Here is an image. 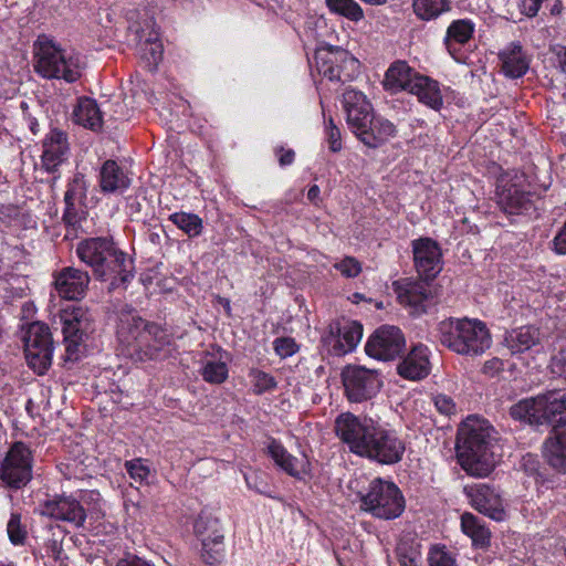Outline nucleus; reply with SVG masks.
I'll return each mask as SVG.
<instances>
[{
	"instance_id": "obj_1",
	"label": "nucleus",
	"mask_w": 566,
	"mask_h": 566,
	"mask_svg": "<svg viewBox=\"0 0 566 566\" xmlns=\"http://www.w3.org/2000/svg\"><path fill=\"white\" fill-rule=\"evenodd\" d=\"M334 430L350 452L378 464L392 465L403 458L406 443L399 433L371 418L344 412L336 417Z\"/></svg>"
},
{
	"instance_id": "obj_2",
	"label": "nucleus",
	"mask_w": 566,
	"mask_h": 566,
	"mask_svg": "<svg viewBox=\"0 0 566 566\" xmlns=\"http://www.w3.org/2000/svg\"><path fill=\"white\" fill-rule=\"evenodd\" d=\"M497 432L485 419L468 417L458 429L455 451L461 468L470 475H489L494 467Z\"/></svg>"
},
{
	"instance_id": "obj_3",
	"label": "nucleus",
	"mask_w": 566,
	"mask_h": 566,
	"mask_svg": "<svg viewBox=\"0 0 566 566\" xmlns=\"http://www.w3.org/2000/svg\"><path fill=\"white\" fill-rule=\"evenodd\" d=\"M76 254L92 269L97 280L109 281V289L126 285L134 277L133 261L112 239L96 237L82 240L77 243Z\"/></svg>"
},
{
	"instance_id": "obj_4",
	"label": "nucleus",
	"mask_w": 566,
	"mask_h": 566,
	"mask_svg": "<svg viewBox=\"0 0 566 566\" xmlns=\"http://www.w3.org/2000/svg\"><path fill=\"white\" fill-rule=\"evenodd\" d=\"M440 344L462 356H480L492 344L491 334L482 321L449 317L437 326Z\"/></svg>"
},
{
	"instance_id": "obj_5",
	"label": "nucleus",
	"mask_w": 566,
	"mask_h": 566,
	"mask_svg": "<svg viewBox=\"0 0 566 566\" xmlns=\"http://www.w3.org/2000/svg\"><path fill=\"white\" fill-rule=\"evenodd\" d=\"M34 71L46 80H64L74 83L82 76V66L77 56L69 55L45 34L38 36L33 44Z\"/></svg>"
},
{
	"instance_id": "obj_6",
	"label": "nucleus",
	"mask_w": 566,
	"mask_h": 566,
	"mask_svg": "<svg viewBox=\"0 0 566 566\" xmlns=\"http://www.w3.org/2000/svg\"><path fill=\"white\" fill-rule=\"evenodd\" d=\"M360 502L363 510L382 520L397 518L405 510V497L399 488L381 478L369 483L367 493L360 496Z\"/></svg>"
},
{
	"instance_id": "obj_7",
	"label": "nucleus",
	"mask_w": 566,
	"mask_h": 566,
	"mask_svg": "<svg viewBox=\"0 0 566 566\" xmlns=\"http://www.w3.org/2000/svg\"><path fill=\"white\" fill-rule=\"evenodd\" d=\"M59 323L65 345V360L80 359L84 343L93 331V321L87 310L69 305L59 313Z\"/></svg>"
},
{
	"instance_id": "obj_8",
	"label": "nucleus",
	"mask_w": 566,
	"mask_h": 566,
	"mask_svg": "<svg viewBox=\"0 0 566 566\" xmlns=\"http://www.w3.org/2000/svg\"><path fill=\"white\" fill-rule=\"evenodd\" d=\"M21 338L29 367L44 375L52 364L54 349L50 327L42 322H32L22 329Z\"/></svg>"
},
{
	"instance_id": "obj_9",
	"label": "nucleus",
	"mask_w": 566,
	"mask_h": 566,
	"mask_svg": "<svg viewBox=\"0 0 566 566\" xmlns=\"http://www.w3.org/2000/svg\"><path fill=\"white\" fill-rule=\"evenodd\" d=\"M147 322L136 314L133 308H123L118 314L117 338L126 347L127 355L136 360L157 358L158 346L144 348V332Z\"/></svg>"
},
{
	"instance_id": "obj_10",
	"label": "nucleus",
	"mask_w": 566,
	"mask_h": 566,
	"mask_svg": "<svg viewBox=\"0 0 566 566\" xmlns=\"http://www.w3.org/2000/svg\"><path fill=\"white\" fill-rule=\"evenodd\" d=\"M315 60L318 72L329 81L349 82L359 73V61L339 46L317 50Z\"/></svg>"
},
{
	"instance_id": "obj_11",
	"label": "nucleus",
	"mask_w": 566,
	"mask_h": 566,
	"mask_svg": "<svg viewBox=\"0 0 566 566\" xmlns=\"http://www.w3.org/2000/svg\"><path fill=\"white\" fill-rule=\"evenodd\" d=\"M32 479V454L23 442H15L0 464V481L3 485L19 490Z\"/></svg>"
},
{
	"instance_id": "obj_12",
	"label": "nucleus",
	"mask_w": 566,
	"mask_h": 566,
	"mask_svg": "<svg viewBox=\"0 0 566 566\" xmlns=\"http://www.w3.org/2000/svg\"><path fill=\"white\" fill-rule=\"evenodd\" d=\"M345 395L350 402H363L377 395L381 387L379 375L374 369L349 365L342 371Z\"/></svg>"
},
{
	"instance_id": "obj_13",
	"label": "nucleus",
	"mask_w": 566,
	"mask_h": 566,
	"mask_svg": "<svg viewBox=\"0 0 566 566\" xmlns=\"http://www.w3.org/2000/svg\"><path fill=\"white\" fill-rule=\"evenodd\" d=\"M41 516L66 522L76 528L84 527L87 513L73 495L55 494L41 502L36 509Z\"/></svg>"
},
{
	"instance_id": "obj_14",
	"label": "nucleus",
	"mask_w": 566,
	"mask_h": 566,
	"mask_svg": "<svg viewBox=\"0 0 566 566\" xmlns=\"http://www.w3.org/2000/svg\"><path fill=\"white\" fill-rule=\"evenodd\" d=\"M406 348V339L400 328L382 325L369 337L366 354L379 360H392L399 357Z\"/></svg>"
},
{
	"instance_id": "obj_15",
	"label": "nucleus",
	"mask_w": 566,
	"mask_h": 566,
	"mask_svg": "<svg viewBox=\"0 0 566 566\" xmlns=\"http://www.w3.org/2000/svg\"><path fill=\"white\" fill-rule=\"evenodd\" d=\"M464 493L471 505L490 518L501 522L506 517L503 499L500 491L488 483L467 485Z\"/></svg>"
},
{
	"instance_id": "obj_16",
	"label": "nucleus",
	"mask_w": 566,
	"mask_h": 566,
	"mask_svg": "<svg viewBox=\"0 0 566 566\" xmlns=\"http://www.w3.org/2000/svg\"><path fill=\"white\" fill-rule=\"evenodd\" d=\"M363 326L356 321L339 322L329 325L328 333L323 336L325 345L332 347L336 356L354 350L361 339Z\"/></svg>"
},
{
	"instance_id": "obj_17",
	"label": "nucleus",
	"mask_w": 566,
	"mask_h": 566,
	"mask_svg": "<svg viewBox=\"0 0 566 566\" xmlns=\"http://www.w3.org/2000/svg\"><path fill=\"white\" fill-rule=\"evenodd\" d=\"M413 261L418 274L431 280L441 271V250L430 238L412 241Z\"/></svg>"
},
{
	"instance_id": "obj_18",
	"label": "nucleus",
	"mask_w": 566,
	"mask_h": 566,
	"mask_svg": "<svg viewBox=\"0 0 566 566\" xmlns=\"http://www.w3.org/2000/svg\"><path fill=\"white\" fill-rule=\"evenodd\" d=\"M91 277L86 271L66 266L54 274V287L65 300H82L88 290Z\"/></svg>"
},
{
	"instance_id": "obj_19",
	"label": "nucleus",
	"mask_w": 566,
	"mask_h": 566,
	"mask_svg": "<svg viewBox=\"0 0 566 566\" xmlns=\"http://www.w3.org/2000/svg\"><path fill=\"white\" fill-rule=\"evenodd\" d=\"M343 105L347 124L357 135L361 128H366V123H370V118L374 116L371 104L361 92L347 88L343 93Z\"/></svg>"
},
{
	"instance_id": "obj_20",
	"label": "nucleus",
	"mask_w": 566,
	"mask_h": 566,
	"mask_svg": "<svg viewBox=\"0 0 566 566\" xmlns=\"http://www.w3.org/2000/svg\"><path fill=\"white\" fill-rule=\"evenodd\" d=\"M42 147V167L45 171L55 174L67 156L69 144L66 134L57 129L51 130L43 140Z\"/></svg>"
},
{
	"instance_id": "obj_21",
	"label": "nucleus",
	"mask_w": 566,
	"mask_h": 566,
	"mask_svg": "<svg viewBox=\"0 0 566 566\" xmlns=\"http://www.w3.org/2000/svg\"><path fill=\"white\" fill-rule=\"evenodd\" d=\"M87 185L85 177L81 172H76L72 180L67 185V189L64 195V213L63 221L67 226L74 227L80 221V209L86 199Z\"/></svg>"
},
{
	"instance_id": "obj_22",
	"label": "nucleus",
	"mask_w": 566,
	"mask_h": 566,
	"mask_svg": "<svg viewBox=\"0 0 566 566\" xmlns=\"http://www.w3.org/2000/svg\"><path fill=\"white\" fill-rule=\"evenodd\" d=\"M98 185L103 193H123L130 187L132 178L116 160L107 159L99 168Z\"/></svg>"
},
{
	"instance_id": "obj_23",
	"label": "nucleus",
	"mask_w": 566,
	"mask_h": 566,
	"mask_svg": "<svg viewBox=\"0 0 566 566\" xmlns=\"http://www.w3.org/2000/svg\"><path fill=\"white\" fill-rule=\"evenodd\" d=\"M496 196L497 205L506 214H522L533 208L531 193L523 191L515 184L499 187Z\"/></svg>"
},
{
	"instance_id": "obj_24",
	"label": "nucleus",
	"mask_w": 566,
	"mask_h": 566,
	"mask_svg": "<svg viewBox=\"0 0 566 566\" xmlns=\"http://www.w3.org/2000/svg\"><path fill=\"white\" fill-rule=\"evenodd\" d=\"M398 374L409 380H420L429 375L428 348L422 344L412 347L410 353L397 366Z\"/></svg>"
},
{
	"instance_id": "obj_25",
	"label": "nucleus",
	"mask_w": 566,
	"mask_h": 566,
	"mask_svg": "<svg viewBox=\"0 0 566 566\" xmlns=\"http://www.w3.org/2000/svg\"><path fill=\"white\" fill-rule=\"evenodd\" d=\"M539 407L542 408L543 424L566 427V395L559 391H547L539 395Z\"/></svg>"
},
{
	"instance_id": "obj_26",
	"label": "nucleus",
	"mask_w": 566,
	"mask_h": 566,
	"mask_svg": "<svg viewBox=\"0 0 566 566\" xmlns=\"http://www.w3.org/2000/svg\"><path fill=\"white\" fill-rule=\"evenodd\" d=\"M396 132V126L390 120L374 115L370 123H366V128H361L356 136L367 147L378 148L394 137Z\"/></svg>"
},
{
	"instance_id": "obj_27",
	"label": "nucleus",
	"mask_w": 566,
	"mask_h": 566,
	"mask_svg": "<svg viewBox=\"0 0 566 566\" xmlns=\"http://www.w3.org/2000/svg\"><path fill=\"white\" fill-rule=\"evenodd\" d=\"M409 92L415 94L419 102L434 111H439L443 105L439 82L427 75L416 76L412 85L409 86Z\"/></svg>"
},
{
	"instance_id": "obj_28",
	"label": "nucleus",
	"mask_w": 566,
	"mask_h": 566,
	"mask_svg": "<svg viewBox=\"0 0 566 566\" xmlns=\"http://www.w3.org/2000/svg\"><path fill=\"white\" fill-rule=\"evenodd\" d=\"M420 74L411 69L405 61L394 62L386 71L384 86L386 90L397 93L408 91L416 76Z\"/></svg>"
},
{
	"instance_id": "obj_29",
	"label": "nucleus",
	"mask_w": 566,
	"mask_h": 566,
	"mask_svg": "<svg viewBox=\"0 0 566 566\" xmlns=\"http://www.w3.org/2000/svg\"><path fill=\"white\" fill-rule=\"evenodd\" d=\"M543 454L553 470L566 473V432L553 431L544 442Z\"/></svg>"
},
{
	"instance_id": "obj_30",
	"label": "nucleus",
	"mask_w": 566,
	"mask_h": 566,
	"mask_svg": "<svg viewBox=\"0 0 566 566\" xmlns=\"http://www.w3.org/2000/svg\"><path fill=\"white\" fill-rule=\"evenodd\" d=\"M499 57L502 62V71L509 77H521L528 70V61L523 53V48L520 42H512L500 52Z\"/></svg>"
},
{
	"instance_id": "obj_31",
	"label": "nucleus",
	"mask_w": 566,
	"mask_h": 566,
	"mask_svg": "<svg viewBox=\"0 0 566 566\" xmlns=\"http://www.w3.org/2000/svg\"><path fill=\"white\" fill-rule=\"evenodd\" d=\"M73 119L91 130H99L103 126L102 112L95 99L91 97H80L73 111Z\"/></svg>"
},
{
	"instance_id": "obj_32",
	"label": "nucleus",
	"mask_w": 566,
	"mask_h": 566,
	"mask_svg": "<svg viewBox=\"0 0 566 566\" xmlns=\"http://www.w3.org/2000/svg\"><path fill=\"white\" fill-rule=\"evenodd\" d=\"M195 533L201 545L207 546L216 538H224L220 520L210 512L202 511L195 522Z\"/></svg>"
},
{
	"instance_id": "obj_33",
	"label": "nucleus",
	"mask_w": 566,
	"mask_h": 566,
	"mask_svg": "<svg viewBox=\"0 0 566 566\" xmlns=\"http://www.w3.org/2000/svg\"><path fill=\"white\" fill-rule=\"evenodd\" d=\"M474 23L469 19L454 20L447 29L444 44L448 52L455 57V44H465L473 35Z\"/></svg>"
},
{
	"instance_id": "obj_34",
	"label": "nucleus",
	"mask_w": 566,
	"mask_h": 566,
	"mask_svg": "<svg viewBox=\"0 0 566 566\" xmlns=\"http://www.w3.org/2000/svg\"><path fill=\"white\" fill-rule=\"evenodd\" d=\"M510 416L514 420L525 421L530 424H543L539 395L522 399L510 408Z\"/></svg>"
},
{
	"instance_id": "obj_35",
	"label": "nucleus",
	"mask_w": 566,
	"mask_h": 566,
	"mask_svg": "<svg viewBox=\"0 0 566 566\" xmlns=\"http://www.w3.org/2000/svg\"><path fill=\"white\" fill-rule=\"evenodd\" d=\"M461 527L463 533L471 537L473 545L485 547L490 544L491 533L475 515L464 513L461 516Z\"/></svg>"
},
{
	"instance_id": "obj_36",
	"label": "nucleus",
	"mask_w": 566,
	"mask_h": 566,
	"mask_svg": "<svg viewBox=\"0 0 566 566\" xmlns=\"http://www.w3.org/2000/svg\"><path fill=\"white\" fill-rule=\"evenodd\" d=\"M505 340L513 354L523 353L538 342V332L531 326H523L510 333Z\"/></svg>"
},
{
	"instance_id": "obj_37",
	"label": "nucleus",
	"mask_w": 566,
	"mask_h": 566,
	"mask_svg": "<svg viewBox=\"0 0 566 566\" xmlns=\"http://www.w3.org/2000/svg\"><path fill=\"white\" fill-rule=\"evenodd\" d=\"M268 451L282 470L291 476L300 478V460L290 454L279 441L272 440L268 446Z\"/></svg>"
},
{
	"instance_id": "obj_38",
	"label": "nucleus",
	"mask_w": 566,
	"mask_h": 566,
	"mask_svg": "<svg viewBox=\"0 0 566 566\" xmlns=\"http://www.w3.org/2000/svg\"><path fill=\"white\" fill-rule=\"evenodd\" d=\"M431 296V290L426 281H417L408 283L405 291L399 294L402 302L424 312L423 303Z\"/></svg>"
},
{
	"instance_id": "obj_39",
	"label": "nucleus",
	"mask_w": 566,
	"mask_h": 566,
	"mask_svg": "<svg viewBox=\"0 0 566 566\" xmlns=\"http://www.w3.org/2000/svg\"><path fill=\"white\" fill-rule=\"evenodd\" d=\"M400 566H418L420 560V544L410 536L400 538L396 547Z\"/></svg>"
},
{
	"instance_id": "obj_40",
	"label": "nucleus",
	"mask_w": 566,
	"mask_h": 566,
	"mask_svg": "<svg viewBox=\"0 0 566 566\" xmlns=\"http://www.w3.org/2000/svg\"><path fill=\"white\" fill-rule=\"evenodd\" d=\"M169 221L184 231L189 238L200 235L203 229L202 219L195 213L184 211L175 212L169 216Z\"/></svg>"
},
{
	"instance_id": "obj_41",
	"label": "nucleus",
	"mask_w": 566,
	"mask_h": 566,
	"mask_svg": "<svg viewBox=\"0 0 566 566\" xmlns=\"http://www.w3.org/2000/svg\"><path fill=\"white\" fill-rule=\"evenodd\" d=\"M413 11L421 20H432L450 10L448 0H413Z\"/></svg>"
},
{
	"instance_id": "obj_42",
	"label": "nucleus",
	"mask_w": 566,
	"mask_h": 566,
	"mask_svg": "<svg viewBox=\"0 0 566 566\" xmlns=\"http://www.w3.org/2000/svg\"><path fill=\"white\" fill-rule=\"evenodd\" d=\"M331 11L340 14L352 21H359L364 18L360 6L354 0H326Z\"/></svg>"
},
{
	"instance_id": "obj_43",
	"label": "nucleus",
	"mask_w": 566,
	"mask_h": 566,
	"mask_svg": "<svg viewBox=\"0 0 566 566\" xmlns=\"http://www.w3.org/2000/svg\"><path fill=\"white\" fill-rule=\"evenodd\" d=\"M202 378L210 384H222L228 378V367L223 361H207L200 371Z\"/></svg>"
},
{
	"instance_id": "obj_44",
	"label": "nucleus",
	"mask_w": 566,
	"mask_h": 566,
	"mask_svg": "<svg viewBox=\"0 0 566 566\" xmlns=\"http://www.w3.org/2000/svg\"><path fill=\"white\" fill-rule=\"evenodd\" d=\"M224 557L223 538L212 539L207 546L201 545V559L209 566L218 565Z\"/></svg>"
},
{
	"instance_id": "obj_45",
	"label": "nucleus",
	"mask_w": 566,
	"mask_h": 566,
	"mask_svg": "<svg viewBox=\"0 0 566 566\" xmlns=\"http://www.w3.org/2000/svg\"><path fill=\"white\" fill-rule=\"evenodd\" d=\"M166 343H168V340L165 331L158 324L147 322V326H145L144 332V348H147V346H158V357Z\"/></svg>"
},
{
	"instance_id": "obj_46",
	"label": "nucleus",
	"mask_w": 566,
	"mask_h": 566,
	"mask_svg": "<svg viewBox=\"0 0 566 566\" xmlns=\"http://www.w3.org/2000/svg\"><path fill=\"white\" fill-rule=\"evenodd\" d=\"M8 537L13 545H23L27 539L28 531L21 523V514L11 513L7 524Z\"/></svg>"
},
{
	"instance_id": "obj_47",
	"label": "nucleus",
	"mask_w": 566,
	"mask_h": 566,
	"mask_svg": "<svg viewBox=\"0 0 566 566\" xmlns=\"http://www.w3.org/2000/svg\"><path fill=\"white\" fill-rule=\"evenodd\" d=\"M250 377L252 378L253 382V391L256 395L272 391L277 386L275 378L263 370L252 369L250 371Z\"/></svg>"
},
{
	"instance_id": "obj_48",
	"label": "nucleus",
	"mask_w": 566,
	"mask_h": 566,
	"mask_svg": "<svg viewBox=\"0 0 566 566\" xmlns=\"http://www.w3.org/2000/svg\"><path fill=\"white\" fill-rule=\"evenodd\" d=\"M428 566H458V564L446 547L433 546L428 554Z\"/></svg>"
},
{
	"instance_id": "obj_49",
	"label": "nucleus",
	"mask_w": 566,
	"mask_h": 566,
	"mask_svg": "<svg viewBox=\"0 0 566 566\" xmlns=\"http://www.w3.org/2000/svg\"><path fill=\"white\" fill-rule=\"evenodd\" d=\"M48 530L52 531V538L48 539L46 547L54 558H59L62 553V541L65 532L60 525L52 523L48 525Z\"/></svg>"
},
{
	"instance_id": "obj_50",
	"label": "nucleus",
	"mask_w": 566,
	"mask_h": 566,
	"mask_svg": "<svg viewBox=\"0 0 566 566\" xmlns=\"http://www.w3.org/2000/svg\"><path fill=\"white\" fill-rule=\"evenodd\" d=\"M125 468L130 478L138 482L145 481L150 473L149 468L146 464H144L142 459L126 461Z\"/></svg>"
},
{
	"instance_id": "obj_51",
	"label": "nucleus",
	"mask_w": 566,
	"mask_h": 566,
	"mask_svg": "<svg viewBox=\"0 0 566 566\" xmlns=\"http://www.w3.org/2000/svg\"><path fill=\"white\" fill-rule=\"evenodd\" d=\"M273 347H274L275 353L281 358L290 357V356L294 355L297 352V349H298L297 344L291 337H279V338H276L273 342Z\"/></svg>"
},
{
	"instance_id": "obj_52",
	"label": "nucleus",
	"mask_w": 566,
	"mask_h": 566,
	"mask_svg": "<svg viewBox=\"0 0 566 566\" xmlns=\"http://www.w3.org/2000/svg\"><path fill=\"white\" fill-rule=\"evenodd\" d=\"M334 266L346 277H356L361 272L360 263L353 256H346Z\"/></svg>"
},
{
	"instance_id": "obj_53",
	"label": "nucleus",
	"mask_w": 566,
	"mask_h": 566,
	"mask_svg": "<svg viewBox=\"0 0 566 566\" xmlns=\"http://www.w3.org/2000/svg\"><path fill=\"white\" fill-rule=\"evenodd\" d=\"M145 45V51L147 54H149V63L156 66L160 62L164 52L163 44L158 42L157 34L155 36H149L146 40Z\"/></svg>"
},
{
	"instance_id": "obj_54",
	"label": "nucleus",
	"mask_w": 566,
	"mask_h": 566,
	"mask_svg": "<svg viewBox=\"0 0 566 566\" xmlns=\"http://www.w3.org/2000/svg\"><path fill=\"white\" fill-rule=\"evenodd\" d=\"M326 135L329 149L337 153L342 149V137L339 128L334 124L333 118L328 119L326 125Z\"/></svg>"
},
{
	"instance_id": "obj_55",
	"label": "nucleus",
	"mask_w": 566,
	"mask_h": 566,
	"mask_svg": "<svg viewBox=\"0 0 566 566\" xmlns=\"http://www.w3.org/2000/svg\"><path fill=\"white\" fill-rule=\"evenodd\" d=\"M549 367L555 376L566 380V349L559 350L552 357Z\"/></svg>"
},
{
	"instance_id": "obj_56",
	"label": "nucleus",
	"mask_w": 566,
	"mask_h": 566,
	"mask_svg": "<svg viewBox=\"0 0 566 566\" xmlns=\"http://www.w3.org/2000/svg\"><path fill=\"white\" fill-rule=\"evenodd\" d=\"M433 402L437 410L444 416H450L455 411V403L452 398L447 395H437L433 397Z\"/></svg>"
},
{
	"instance_id": "obj_57",
	"label": "nucleus",
	"mask_w": 566,
	"mask_h": 566,
	"mask_svg": "<svg viewBox=\"0 0 566 566\" xmlns=\"http://www.w3.org/2000/svg\"><path fill=\"white\" fill-rule=\"evenodd\" d=\"M504 369V363L497 357L486 360L482 367V374L488 377H495Z\"/></svg>"
},
{
	"instance_id": "obj_58",
	"label": "nucleus",
	"mask_w": 566,
	"mask_h": 566,
	"mask_svg": "<svg viewBox=\"0 0 566 566\" xmlns=\"http://www.w3.org/2000/svg\"><path fill=\"white\" fill-rule=\"evenodd\" d=\"M543 1L544 0H522L521 10L525 15L533 18L538 13Z\"/></svg>"
},
{
	"instance_id": "obj_59",
	"label": "nucleus",
	"mask_w": 566,
	"mask_h": 566,
	"mask_svg": "<svg viewBox=\"0 0 566 566\" xmlns=\"http://www.w3.org/2000/svg\"><path fill=\"white\" fill-rule=\"evenodd\" d=\"M281 153L279 163L281 166L291 165L294 161L295 153L292 149L284 150L282 147L279 149Z\"/></svg>"
},
{
	"instance_id": "obj_60",
	"label": "nucleus",
	"mask_w": 566,
	"mask_h": 566,
	"mask_svg": "<svg viewBox=\"0 0 566 566\" xmlns=\"http://www.w3.org/2000/svg\"><path fill=\"white\" fill-rule=\"evenodd\" d=\"M556 56L560 71L566 74V46H559L556 51Z\"/></svg>"
},
{
	"instance_id": "obj_61",
	"label": "nucleus",
	"mask_w": 566,
	"mask_h": 566,
	"mask_svg": "<svg viewBox=\"0 0 566 566\" xmlns=\"http://www.w3.org/2000/svg\"><path fill=\"white\" fill-rule=\"evenodd\" d=\"M319 187L317 185H313L312 187H310L308 191H307V199L312 202H316V200L318 199V196H319Z\"/></svg>"
},
{
	"instance_id": "obj_62",
	"label": "nucleus",
	"mask_w": 566,
	"mask_h": 566,
	"mask_svg": "<svg viewBox=\"0 0 566 566\" xmlns=\"http://www.w3.org/2000/svg\"><path fill=\"white\" fill-rule=\"evenodd\" d=\"M148 239L154 244L160 243V234L158 232H149Z\"/></svg>"
},
{
	"instance_id": "obj_63",
	"label": "nucleus",
	"mask_w": 566,
	"mask_h": 566,
	"mask_svg": "<svg viewBox=\"0 0 566 566\" xmlns=\"http://www.w3.org/2000/svg\"><path fill=\"white\" fill-rule=\"evenodd\" d=\"M221 304L223 305V307L226 308L227 312H230L231 310V306H230V301L228 298H221Z\"/></svg>"
},
{
	"instance_id": "obj_64",
	"label": "nucleus",
	"mask_w": 566,
	"mask_h": 566,
	"mask_svg": "<svg viewBox=\"0 0 566 566\" xmlns=\"http://www.w3.org/2000/svg\"><path fill=\"white\" fill-rule=\"evenodd\" d=\"M0 566H14L12 563L0 562Z\"/></svg>"
}]
</instances>
